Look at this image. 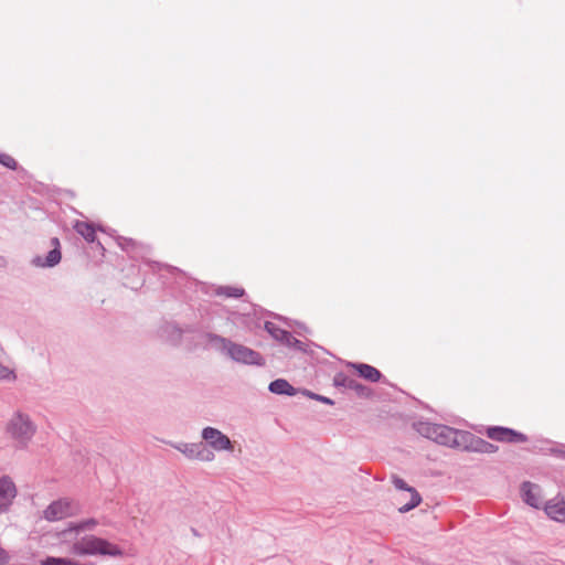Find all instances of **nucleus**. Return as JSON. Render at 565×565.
<instances>
[{
    "label": "nucleus",
    "instance_id": "obj_1",
    "mask_svg": "<svg viewBox=\"0 0 565 565\" xmlns=\"http://www.w3.org/2000/svg\"><path fill=\"white\" fill-rule=\"evenodd\" d=\"M210 343L222 353L227 355L230 359L237 363L258 365L265 364L264 358L256 351L231 340H227L221 335L211 334L209 335Z\"/></svg>",
    "mask_w": 565,
    "mask_h": 565
},
{
    "label": "nucleus",
    "instance_id": "obj_2",
    "mask_svg": "<svg viewBox=\"0 0 565 565\" xmlns=\"http://www.w3.org/2000/svg\"><path fill=\"white\" fill-rule=\"evenodd\" d=\"M418 431L428 439L454 448L461 447L470 437V433L468 431L457 430L445 425L433 423H419Z\"/></svg>",
    "mask_w": 565,
    "mask_h": 565
},
{
    "label": "nucleus",
    "instance_id": "obj_3",
    "mask_svg": "<svg viewBox=\"0 0 565 565\" xmlns=\"http://www.w3.org/2000/svg\"><path fill=\"white\" fill-rule=\"evenodd\" d=\"M36 429L31 417L21 411L14 412L6 425V433L20 449L28 447L36 434Z\"/></svg>",
    "mask_w": 565,
    "mask_h": 565
},
{
    "label": "nucleus",
    "instance_id": "obj_4",
    "mask_svg": "<svg viewBox=\"0 0 565 565\" xmlns=\"http://www.w3.org/2000/svg\"><path fill=\"white\" fill-rule=\"evenodd\" d=\"M72 552L75 555H103V556H121V548L110 543L109 541L97 537L94 535L83 536L81 540L76 541L72 546Z\"/></svg>",
    "mask_w": 565,
    "mask_h": 565
},
{
    "label": "nucleus",
    "instance_id": "obj_5",
    "mask_svg": "<svg viewBox=\"0 0 565 565\" xmlns=\"http://www.w3.org/2000/svg\"><path fill=\"white\" fill-rule=\"evenodd\" d=\"M79 512V504L71 499L62 498L53 501L44 511L43 518L46 521L55 522L74 516Z\"/></svg>",
    "mask_w": 565,
    "mask_h": 565
},
{
    "label": "nucleus",
    "instance_id": "obj_6",
    "mask_svg": "<svg viewBox=\"0 0 565 565\" xmlns=\"http://www.w3.org/2000/svg\"><path fill=\"white\" fill-rule=\"evenodd\" d=\"M201 437L214 451H234V443L228 438V436L215 427H204L201 431Z\"/></svg>",
    "mask_w": 565,
    "mask_h": 565
},
{
    "label": "nucleus",
    "instance_id": "obj_7",
    "mask_svg": "<svg viewBox=\"0 0 565 565\" xmlns=\"http://www.w3.org/2000/svg\"><path fill=\"white\" fill-rule=\"evenodd\" d=\"M170 445L191 460L210 462L215 458L214 452L203 443H170Z\"/></svg>",
    "mask_w": 565,
    "mask_h": 565
},
{
    "label": "nucleus",
    "instance_id": "obj_8",
    "mask_svg": "<svg viewBox=\"0 0 565 565\" xmlns=\"http://www.w3.org/2000/svg\"><path fill=\"white\" fill-rule=\"evenodd\" d=\"M53 248L46 254V256H35L32 258L31 264L38 268H52L60 264L62 259L61 244L58 238L53 237L51 239Z\"/></svg>",
    "mask_w": 565,
    "mask_h": 565
},
{
    "label": "nucleus",
    "instance_id": "obj_9",
    "mask_svg": "<svg viewBox=\"0 0 565 565\" xmlns=\"http://www.w3.org/2000/svg\"><path fill=\"white\" fill-rule=\"evenodd\" d=\"M17 497V488L10 477L0 478V514L4 513L11 507L13 499Z\"/></svg>",
    "mask_w": 565,
    "mask_h": 565
},
{
    "label": "nucleus",
    "instance_id": "obj_10",
    "mask_svg": "<svg viewBox=\"0 0 565 565\" xmlns=\"http://www.w3.org/2000/svg\"><path fill=\"white\" fill-rule=\"evenodd\" d=\"M487 435L489 438L498 441L525 443L527 440L525 435L500 426L489 427Z\"/></svg>",
    "mask_w": 565,
    "mask_h": 565
},
{
    "label": "nucleus",
    "instance_id": "obj_11",
    "mask_svg": "<svg viewBox=\"0 0 565 565\" xmlns=\"http://www.w3.org/2000/svg\"><path fill=\"white\" fill-rule=\"evenodd\" d=\"M523 500L526 504L539 509L542 504L541 489L532 482H523L521 487Z\"/></svg>",
    "mask_w": 565,
    "mask_h": 565
},
{
    "label": "nucleus",
    "instance_id": "obj_12",
    "mask_svg": "<svg viewBox=\"0 0 565 565\" xmlns=\"http://www.w3.org/2000/svg\"><path fill=\"white\" fill-rule=\"evenodd\" d=\"M461 447H463L467 450L482 454H493L498 450V447L494 446L493 444H490L482 438L476 437L472 434H470L468 441L463 443Z\"/></svg>",
    "mask_w": 565,
    "mask_h": 565
},
{
    "label": "nucleus",
    "instance_id": "obj_13",
    "mask_svg": "<svg viewBox=\"0 0 565 565\" xmlns=\"http://www.w3.org/2000/svg\"><path fill=\"white\" fill-rule=\"evenodd\" d=\"M545 513L557 522H565V501L551 500L544 505Z\"/></svg>",
    "mask_w": 565,
    "mask_h": 565
},
{
    "label": "nucleus",
    "instance_id": "obj_14",
    "mask_svg": "<svg viewBox=\"0 0 565 565\" xmlns=\"http://www.w3.org/2000/svg\"><path fill=\"white\" fill-rule=\"evenodd\" d=\"M268 390L271 393L278 394V395H288V396L296 395V388L292 385H290L288 383V381H286L284 379H277V380L273 381L269 384Z\"/></svg>",
    "mask_w": 565,
    "mask_h": 565
},
{
    "label": "nucleus",
    "instance_id": "obj_15",
    "mask_svg": "<svg viewBox=\"0 0 565 565\" xmlns=\"http://www.w3.org/2000/svg\"><path fill=\"white\" fill-rule=\"evenodd\" d=\"M351 366L354 367L362 377L370 382H377L382 376L379 370L369 364L353 363Z\"/></svg>",
    "mask_w": 565,
    "mask_h": 565
},
{
    "label": "nucleus",
    "instance_id": "obj_16",
    "mask_svg": "<svg viewBox=\"0 0 565 565\" xmlns=\"http://www.w3.org/2000/svg\"><path fill=\"white\" fill-rule=\"evenodd\" d=\"M75 231L82 235L87 242H94L96 238L95 228L86 222H76L74 225Z\"/></svg>",
    "mask_w": 565,
    "mask_h": 565
},
{
    "label": "nucleus",
    "instance_id": "obj_17",
    "mask_svg": "<svg viewBox=\"0 0 565 565\" xmlns=\"http://www.w3.org/2000/svg\"><path fill=\"white\" fill-rule=\"evenodd\" d=\"M98 524H99V522L96 519L90 518V519H87V520H84V521H81V522L71 523L70 526H68V531H74V532H77V533L78 532H83V531H92Z\"/></svg>",
    "mask_w": 565,
    "mask_h": 565
},
{
    "label": "nucleus",
    "instance_id": "obj_18",
    "mask_svg": "<svg viewBox=\"0 0 565 565\" xmlns=\"http://www.w3.org/2000/svg\"><path fill=\"white\" fill-rule=\"evenodd\" d=\"M265 330L277 341L281 342L285 337H287L286 330L280 329L273 322L265 323Z\"/></svg>",
    "mask_w": 565,
    "mask_h": 565
},
{
    "label": "nucleus",
    "instance_id": "obj_19",
    "mask_svg": "<svg viewBox=\"0 0 565 565\" xmlns=\"http://www.w3.org/2000/svg\"><path fill=\"white\" fill-rule=\"evenodd\" d=\"M422 502V497L416 490H412L409 502L398 508V512L406 513L415 509Z\"/></svg>",
    "mask_w": 565,
    "mask_h": 565
},
{
    "label": "nucleus",
    "instance_id": "obj_20",
    "mask_svg": "<svg viewBox=\"0 0 565 565\" xmlns=\"http://www.w3.org/2000/svg\"><path fill=\"white\" fill-rule=\"evenodd\" d=\"M15 380L17 374L14 370L3 364V360H0V382H14Z\"/></svg>",
    "mask_w": 565,
    "mask_h": 565
},
{
    "label": "nucleus",
    "instance_id": "obj_21",
    "mask_svg": "<svg viewBox=\"0 0 565 565\" xmlns=\"http://www.w3.org/2000/svg\"><path fill=\"white\" fill-rule=\"evenodd\" d=\"M216 294L218 296L238 298V297H242L244 295V289L238 288V287H230V286L218 287L217 290H216Z\"/></svg>",
    "mask_w": 565,
    "mask_h": 565
},
{
    "label": "nucleus",
    "instance_id": "obj_22",
    "mask_svg": "<svg viewBox=\"0 0 565 565\" xmlns=\"http://www.w3.org/2000/svg\"><path fill=\"white\" fill-rule=\"evenodd\" d=\"M282 344H285L288 348H292L299 351H305V345L301 341L292 337L290 332H287V337L284 338L281 341Z\"/></svg>",
    "mask_w": 565,
    "mask_h": 565
},
{
    "label": "nucleus",
    "instance_id": "obj_23",
    "mask_svg": "<svg viewBox=\"0 0 565 565\" xmlns=\"http://www.w3.org/2000/svg\"><path fill=\"white\" fill-rule=\"evenodd\" d=\"M344 381L347 382V387H349L351 390H354L359 395H365L366 394L367 388L364 385H362L359 382H356L355 380H353V379H344Z\"/></svg>",
    "mask_w": 565,
    "mask_h": 565
},
{
    "label": "nucleus",
    "instance_id": "obj_24",
    "mask_svg": "<svg viewBox=\"0 0 565 565\" xmlns=\"http://www.w3.org/2000/svg\"><path fill=\"white\" fill-rule=\"evenodd\" d=\"M392 482L394 487L398 490L408 491L412 493V490H415L414 488L409 487L402 478L394 476L392 478Z\"/></svg>",
    "mask_w": 565,
    "mask_h": 565
},
{
    "label": "nucleus",
    "instance_id": "obj_25",
    "mask_svg": "<svg viewBox=\"0 0 565 565\" xmlns=\"http://www.w3.org/2000/svg\"><path fill=\"white\" fill-rule=\"evenodd\" d=\"M303 394L306 396H308L309 398L319 401V402L328 404V405H333L334 404V402L331 398L322 396V395H319V394H316V393H312L310 391H305Z\"/></svg>",
    "mask_w": 565,
    "mask_h": 565
},
{
    "label": "nucleus",
    "instance_id": "obj_26",
    "mask_svg": "<svg viewBox=\"0 0 565 565\" xmlns=\"http://www.w3.org/2000/svg\"><path fill=\"white\" fill-rule=\"evenodd\" d=\"M0 163L10 169H15L17 167L15 160L6 153H0Z\"/></svg>",
    "mask_w": 565,
    "mask_h": 565
},
{
    "label": "nucleus",
    "instance_id": "obj_27",
    "mask_svg": "<svg viewBox=\"0 0 565 565\" xmlns=\"http://www.w3.org/2000/svg\"><path fill=\"white\" fill-rule=\"evenodd\" d=\"M9 558V554L2 547H0V565L6 564Z\"/></svg>",
    "mask_w": 565,
    "mask_h": 565
},
{
    "label": "nucleus",
    "instance_id": "obj_28",
    "mask_svg": "<svg viewBox=\"0 0 565 565\" xmlns=\"http://www.w3.org/2000/svg\"><path fill=\"white\" fill-rule=\"evenodd\" d=\"M344 379H347V377H345V376H342V375H338V376L334 379L335 384L347 386V382L344 381Z\"/></svg>",
    "mask_w": 565,
    "mask_h": 565
},
{
    "label": "nucleus",
    "instance_id": "obj_29",
    "mask_svg": "<svg viewBox=\"0 0 565 565\" xmlns=\"http://www.w3.org/2000/svg\"><path fill=\"white\" fill-rule=\"evenodd\" d=\"M7 264H8V262H7L6 257L0 255V268L6 267Z\"/></svg>",
    "mask_w": 565,
    "mask_h": 565
},
{
    "label": "nucleus",
    "instance_id": "obj_30",
    "mask_svg": "<svg viewBox=\"0 0 565 565\" xmlns=\"http://www.w3.org/2000/svg\"><path fill=\"white\" fill-rule=\"evenodd\" d=\"M559 457L565 458V450H556L555 451Z\"/></svg>",
    "mask_w": 565,
    "mask_h": 565
}]
</instances>
